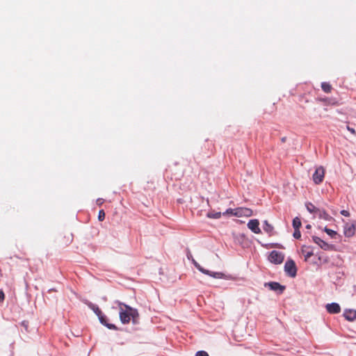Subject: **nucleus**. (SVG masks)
Wrapping results in <instances>:
<instances>
[{"label": "nucleus", "mask_w": 356, "mask_h": 356, "mask_svg": "<svg viewBox=\"0 0 356 356\" xmlns=\"http://www.w3.org/2000/svg\"><path fill=\"white\" fill-rule=\"evenodd\" d=\"M301 225H302L301 220L298 217H296L295 218H293V227L294 229H300Z\"/></svg>", "instance_id": "20"}, {"label": "nucleus", "mask_w": 356, "mask_h": 356, "mask_svg": "<svg viewBox=\"0 0 356 356\" xmlns=\"http://www.w3.org/2000/svg\"><path fill=\"white\" fill-rule=\"evenodd\" d=\"M316 217L325 220H330L332 218L323 209L318 208L314 214Z\"/></svg>", "instance_id": "10"}, {"label": "nucleus", "mask_w": 356, "mask_h": 356, "mask_svg": "<svg viewBox=\"0 0 356 356\" xmlns=\"http://www.w3.org/2000/svg\"><path fill=\"white\" fill-rule=\"evenodd\" d=\"M343 316L349 321H353L356 319V310L346 309L344 311Z\"/></svg>", "instance_id": "14"}, {"label": "nucleus", "mask_w": 356, "mask_h": 356, "mask_svg": "<svg viewBox=\"0 0 356 356\" xmlns=\"http://www.w3.org/2000/svg\"><path fill=\"white\" fill-rule=\"evenodd\" d=\"M325 177V169L322 166L316 168L314 173L313 174L312 179L316 184H321Z\"/></svg>", "instance_id": "5"}, {"label": "nucleus", "mask_w": 356, "mask_h": 356, "mask_svg": "<svg viewBox=\"0 0 356 356\" xmlns=\"http://www.w3.org/2000/svg\"><path fill=\"white\" fill-rule=\"evenodd\" d=\"M302 252L305 257V259L307 261L309 259L313 254V252L311 250L309 247L302 246Z\"/></svg>", "instance_id": "15"}, {"label": "nucleus", "mask_w": 356, "mask_h": 356, "mask_svg": "<svg viewBox=\"0 0 356 356\" xmlns=\"http://www.w3.org/2000/svg\"><path fill=\"white\" fill-rule=\"evenodd\" d=\"M324 231L332 238L334 237L335 235H337V232L335 231L330 229L327 227H325Z\"/></svg>", "instance_id": "21"}, {"label": "nucleus", "mask_w": 356, "mask_h": 356, "mask_svg": "<svg viewBox=\"0 0 356 356\" xmlns=\"http://www.w3.org/2000/svg\"><path fill=\"white\" fill-rule=\"evenodd\" d=\"M195 356H209V354L206 351L200 350L196 353Z\"/></svg>", "instance_id": "25"}, {"label": "nucleus", "mask_w": 356, "mask_h": 356, "mask_svg": "<svg viewBox=\"0 0 356 356\" xmlns=\"http://www.w3.org/2000/svg\"><path fill=\"white\" fill-rule=\"evenodd\" d=\"M286 137H283V138L281 139V140H282V143H284V142L286 141Z\"/></svg>", "instance_id": "30"}, {"label": "nucleus", "mask_w": 356, "mask_h": 356, "mask_svg": "<svg viewBox=\"0 0 356 356\" xmlns=\"http://www.w3.org/2000/svg\"><path fill=\"white\" fill-rule=\"evenodd\" d=\"M321 88L325 92L330 93L332 91V87L329 83L323 82L321 83Z\"/></svg>", "instance_id": "17"}, {"label": "nucleus", "mask_w": 356, "mask_h": 356, "mask_svg": "<svg viewBox=\"0 0 356 356\" xmlns=\"http://www.w3.org/2000/svg\"><path fill=\"white\" fill-rule=\"evenodd\" d=\"M86 305L88 306L90 309H91L95 314L98 316L99 321L102 324L104 325L109 329L116 330V327L113 324L107 323L106 317L102 314L101 309L99 308L97 305L92 304L90 302H87Z\"/></svg>", "instance_id": "2"}, {"label": "nucleus", "mask_w": 356, "mask_h": 356, "mask_svg": "<svg viewBox=\"0 0 356 356\" xmlns=\"http://www.w3.org/2000/svg\"><path fill=\"white\" fill-rule=\"evenodd\" d=\"M347 129L353 134L356 135V131L350 127L349 126H347Z\"/></svg>", "instance_id": "27"}, {"label": "nucleus", "mask_w": 356, "mask_h": 356, "mask_svg": "<svg viewBox=\"0 0 356 356\" xmlns=\"http://www.w3.org/2000/svg\"><path fill=\"white\" fill-rule=\"evenodd\" d=\"M284 270L289 276L295 277L297 274V267L295 261L292 259H288L284 264Z\"/></svg>", "instance_id": "3"}, {"label": "nucleus", "mask_w": 356, "mask_h": 356, "mask_svg": "<svg viewBox=\"0 0 356 356\" xmlns=\"http://www.w3.org/2000/svg\"><path fill=\"white\" fill-rule=\"evenodd\" d=\"M313 241L315 243L318 245L322 249H323L325 250H328L331 248L330 245H329L327 243H326L325 241H324L323 240H322L321 238H320L318 236H314Z\"/></svg>", "instance_id": "12"}, {"label": "nucleus", "mask_w": 356, "mask_h": 356, "mask_svg": "<svg viewBox=\"0 0 356 356\" xmlns=\"http://www.w3.org/2000/svg\"><path fill=\"white\" fill-rule=\"evenodd\" d=\"M306 228H307V229H310V228H311V225H307L306 226Z\"/></svg>", "instance_id": "31"}, {"label": "nucleus", "mask_w": 356, "mask_h": 356, "mask_svg": "<svg viewBox=\"0 0 356 356\" xmlns=\"http://www.w3.org/2000/svg\"><path fill=\"white\" fill-rule=\"evenodd\" d=\"M341 214L344 216H346V217L350 216V213L347 210H342V211H341Z\"/></svg>", "instance_id": "26"}, {"label": "nucleus", "mask_w": 356, "mask_h": 356, "mask_svg": "<svg viewBox=\"0 0 356 356\" xmlns=\"http://www.w3.org/2000/svg\"><path fill=\"white\" fill-rule=\"evenodd\" d=\"M252 210L246 207H238L236 209L234 216L236 217H250L252 215Z\"/></svg>", "instance_id": "7"}, {"label": "nucleus", "mask_w": 356, "mask_h": 356, "mask_svg": "<svg viewBox=\"0 0 356 356\" xmlns=\"http://www.w3.org/2000/svg\"><path fill=\"white\" fill-rule=\"evenodd\" d=\"M5 296L3 291L0 290V302H2L4 300Z\"/></svg>", "instance_id": "28"}, {"label": "nucleus", "mask_w": 356, "mask_h": 356, "mask_svg": "<svg viewBox=\"0 0 356 356\" xmlns=\"http://www.w3.org/2000/svg\"><path fill=\"white\" fill-rule=\"evenodd\" d=\"M306 208L307 209V211L311 213H313L314 214L316 211L317 210V207H316L311 202H308L306 204Z\"/></svg>", "instance_id": "18"}, {"label": "nucleus", "mask_w": 356, "mask_h": 356, "mask_svg": "<svg viewBox=\"0 0 356 356\" xmlns=\"http://www.w3.org/2000/svg\"><path fill=\"white\" fill-rule=\"evenodd\" d=\"M274 227L267 220L264 221V230L269 234L273 232Z\"/></svg>", "instance_id": "16"}, {"label": "nucleus", "mask_w": 356, "mask_h": 356, "mask_svg": "<svg viewBox=\"0 0 356 356\" xmlns=\"http://www.w3.org/2000/svg\"><path fill=\"white\" fill-rule=\"evenodd\" d=\"M193 263L195 265V266L202 273L209 275L211 277H213L215 278H222L223 277V274L221 273H211L208 270H206L203 268L196 261L193 259Z\"/></svg>", "instance_id": "6"}, {"label": "nucleus", "mask_w": 356, "mask_h": 356, "mask_svg": "<svg viewBox=\"0 0 356 356\" xmlns=\"http://www.w3.org/2000/svg\"><path fill=\"white\" fill-rule=\"evenodd\" d=\"M284 259V255L282 252L273 250L268 257V259L271 263L275 264H280L283 262Z\"/></svg>", "instance_id": "4"}, {"label": "nucleus", "mask_w": 356, "mask_h": 356, "mask_svg": "<svg viewBox=\"0 0 356 356\" xmlns=\"http://www.w3.org/2000/svg\"><path fill=\"white\" fill-rule=\"evenodd\" d=\"M248 227L254 234H260L259 222L257 219L250 220L248 223Z\"/></svg>", "instance_id": "8"}, {"label": "nucleus", "mask_w": 356, "mask_h": 356, "mask_svg": "<svg viewBox=\"0 0 356 356\" xmlns=\"http://www.w3.org/2000/svg\"><path fill=\"white\" fill-rule=\"evenodd\" d=\"M293 237L297 239L301 237L300 229H294Z\"/></svg>", "instance_id": "24"}, {"label": "nucleus", "mask_w": 356, "mask_h": 356, "mask_svg": "<svg viewBox=\"0 0 356 356\" xmlns=\"http://www.w3.org/2000/svg\"><path fill=\"white\" fill-rule=\"evenodd\" d=\"M222 216V213L221 212H213V211H211V212H209L207 214V216L209 218H216V219H218V218H220Z\"/></svg>", "instance_id": "19"}, {"label": "nucleus", "mask_w": 356, "mask_h": 356, "mask_svg": "<svg viewBox=\"0 0 356 356\" xmlns=\"http://www.w3.org/2000/svg\"><path fill=\"white\" fill-rule=\"evenodd\" d=\"M234 212H236V209H228L224 213H222V215H224V216H225V215L234 216Z\"/></svg>", "instance_id": "23"}, {"label": "nucleus", "mask_w": 356, "mask_h": 356, "mask_svg": "<svg viewBox=\"0 0 356 356\" xmlns=\"http://www.w3.org/2000/svg\"><path fill=\"white\" fill-rule=\"evenodd\" d=\"M326 309L330 314H339L341 312V307L339 304L333 302L326 305Z\"/></svg>", "instance_id": "11"}, {"label": "nucleus", "mask_w": 356, "mask_h": 356, "mask_svg": "<svg viewBox=\"0 0 356 356\" xmlns=\"http://www.w3.org/2000/svg\"><path fill=\"white\" fill-rule=\"evenodd\" d=\"M105 219V212L103 209L100 210L98 213V220L103 221Z\"/></svg>", "instance_id": "22"}, {"label": "nucleus", "mask_w": 356, "mask_h": 356, "mask_svg": "<svg viewBox=\"0 0 356 356\" xmlns=\"http://www.w3.org/2000/svg\"><path fill=\"white\" fill-rule=\"evenodd\" d=\"M266 286H268L270 290L275 291H279L280 293H283L284 290L285 289V286L281 285L278 282H271L266 283L265 284Z\"/></svg>", "instance_id": "9"}, {"label": "nucleus", "mask_w": 356, "mask_h": 356, "mask_svg": "<svg viewBox=\"0 0 356 356\" xmlns=\"http://www.w3.org/2000/svg\"><path fill=\"white\" fill-rule=\"evenodd\" d=\"M120 305V319L123 324L129 323L132 318L134 322L138 316V311L127 305L118 302Z\"/></svg>", "instance_id": "1"}, {"label": "nucleus", "mask_w": 356, "mask_h": 356, "mask_svg": "<svg viewBox=\"0 0 356 356\" xmlns=\"http://www.w3.org/2000/svg\"><path fill=\"white\" fill-rule=\"evenodd\" d=\"M355 228L354 225L346 224L344 226L343 233L346 236H347V237L353 236L355 234Z\"/></svg>", "instance_id": "13"}, {"label": "nucleus", "mask_w": 356, "mask_h": 356, "mask_svg": "<svg viewBox=\"0 0 356 356\" xmlns=\"http://www.w3.org/2000/svg\"><path fill=\"white\" fill-rule=\"evenodd\" d=\"M104 203V200L103 199H101V198H99L97 200V204L98 205H102V204Z\"/></svg>", "instance_id": "29"}]
</instances>
